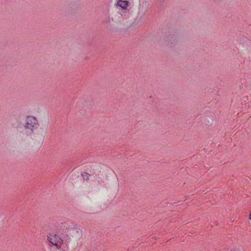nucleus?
Here are the masks:
<instances>
[{
  "instance_id": "7ed1b4c3",
  "label": "nucleus",
  "mask_w": 251,
  "mask_h": 251,
  "mask_svg": "<svg viewBox=\"0 0 251 251\" xmlns=\"http://www.w3.org/2000/svg\"><path fill=\"white\" fill-rule=\"evenodd\" d=\"M122 19V17L120 14L110 15L107 17V23L109 25H114L121 23Z\"/></svg>"
},
{
  "instance_id": "39448f33",
  "label": "nucleus",
  "mask_w": 251,
  "mask_h": 251,
  "mask_svg": "<svg viewBox=\"0 0 251 251\" xmlns=\"http://www.w3.org/2000/svg\"><path fill=\"white\" fill-rule=\"evenodd\" d=\"M129 5V2L126 0H116L115 5L122 8L123 10H126L128 9Z\"/></svg>"
},
{
  "instance_id": "423d86ee",
  "label": "nucleus",
  "mask_w": 251,
  "mask_h": 251,
  "mask_svg": "<svg viewBox=\"0 0 251 251\" xmlns=\"http://www.w3.org/2000/svg\"><path fill=\"white\" fill-rule=\"evenodd\" d=\"M82 176L84 179L87 180L89 179L90 175L88 173H85L82 175Z\"/></svg>"
},
{
  "instance_id": "0eeeda50",
  "label": "nucleus",
  "mask_w": 251,
  "mask_h": 251,
  "mask_svg": "<svg viewBox=\"0 0 251 251\" xmlns=\"http://www.w3.org/2000/svg\"><path fill=\"white\" fill-rule=\"evenodd\" d=\"M249 219L251 221V209L249 215Z\"/></svg>"
},
{
  "instance_id": "f03ea898",
  "label": "nucleus",
  "mask_w": 251,
  "mask_h": 251,
  "mask_svg": "<svg viewBox=\"0 0 251 251\" xmlns=\"http://www.w3.org/2000/svg\"><path fill=\"white\" fill-rule=\"evenodd\" d=\"M47 240L57 249H61L63 244V240L56 234H49L47 236Z\"/></svg>"
},
{
  "instance_id": "f257e3e1",
  "label": "nucleus",
  "mask_w": 251,
  "mask_h": 251,
  "mask_svg": "<svg viewBox=\"0 0 251 251\" xmlns=\"http://www.w3.org/2000/svg\"><path fill=\"white\" fill-rule=\"evenodd\" d=\"M38 120L36 117L31 115L26 117L24 124L25 129L33 131L38 127Z\"/></svg>"
},
{
  "instance_id": "20e7f679",
  "label": "nucleus",
  "mask_w": 251,
  "mask_h": 251,
  "mask_svg": "<svg viewBox=\"0 0 251 251\" xmlns=\"http://www.w3.org/2000/svg\"><path fill=\"white\" fill-rule=\"evenodd\" d=\"M68 229V233L72 236H76L77 235H80L81 233V229L80 227L77 226L69 227Z\"/></svg>"
}]
</instances>
